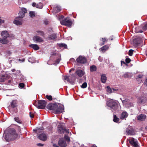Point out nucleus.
I'll list each match as a JSON object with an SVG mask.
<instances>
[{
	"instance_id": "obj_1",
	"label": "nucleus",
	"mask_w": 147,
	"mask_h": 147,
	"mask_svg": "<svg viewBox=\"0 0 147 147\" xmlns=\"http://www.w3.org/2000/svg\"><path fill=\"white\" fill-rule=\"evenodd\" d=\"M6 134L5 139L7 141L16 139L18 138V134L15 130L13 128H9L5 130L4 132Z\"/></svg>"
},
{
	"instance_id": "obj_2",
	"label": "nucleus",
	"mask_w": 147,
	"mask_h": 147,
	"mask_svg": "<svg viewBox=\"0 0 147 147\" xmlns=\"http://www.w3.org/2000/svg\"><path fill=\"white\" fill-rule=\"evenodd\" d=\"M49 109L53 110L56 113H61L64 110L63 106L61 104L50 103L47 106Z\"/></svg>"
},
{
	"instance_id": "obj_3",
	"label": "nucleus",
	"mask_w": 147,
	"mask_h": 147,
	"mask_svg": "<svg viewBox=\"0 0 147 147\" xmlns=\"http://www.w3.org/2000/svg\"><path fill=\"white\" fill-rule=\"evenodd\" d=\"M107 105L113 111L116 110L118 108V105L115 100L111 99L107 102Z\"/></svg>"
},
{
	"instance_id": "obj_4",
	"label": "nucleus",
	"mask_w": 147,
	"mask_h": 147,
	"mask_svg": "<svg viewBox=\"0 0 147 147\" xmlns=\"http://www.w3.org/2000/svg\"><path fill=\"white\" fill-rule=\"evenodd\" d=\"M47 104V102L45 100H39L37 103L35 102L33 104L39 109H44L45 108Z\"/></svg>"
},
{
	"instance_id": "obj_5",
	"label": "nucleus",
	"mask_w": 147,
	"mask_h": 147,
	"mask_svg": "<svg viewBox=\"0 0 147 147\" xmlns=\"http://www.w3.org/2000/svg\"><path fill=\"white\" fill-rule=\"evenodd\" d=\"M61 25L66 26L68 27H71L72 24V23L69 18L66 17L60 21Z\"/></svg>"
},
{
	"instance_id": "obj_6",
	"label": "nucleus",
	"mask_w": 147,
	"mask_h": 147,
	"mask_svg": "<svg viewBox=\"0 0 147 147\" xmlns=\"http://www.w3.org/2000/svg\"><path fill=\"white\" fill-rule=\"evenodd\" d=\"M129 144L133 147H140L137 140L134 138H131L129 140Z\"/></svg>"
},
{
	"instance_id": "obj_7",
	"label": "nucleus",
	"mask_w": 147,
	"mask_h": 147,
	"mask_svg": "<svg viewBox=\"0 0 147 147\" xmlns=\"http://www.w3.org/2000/svg\"><path fill=\"white\" fill-rule=\"evenodd\" d=\"M27 12V10L25 8L22 7L21 9V10L18 13L19 16L16 17L17 19L19 18L22 19L25 16V13Z\"/></svg>"
},
{
	"instance_id": "obj_8",
	"label": "nucleus",
	"mask_w": 147,
	"mask_h": 147,
	"mask_svg": "<svg viewBox=\"0 0 147 147\" xmlns=\"http://www.w3.org/2000/svg\"><path fill=\"white\" fill-rule=\"evenodd\" d=\"M58 130L59 132L60 133H66L69 134V130L65 129L63 125L61 124L60 123L58 125Z\"/></svg>"
},
{
	"instance_id": "obj_9",
	"label": "nucleus",
	"mask_w": 147,
	"mask_h": 147,
	"mask_svg": "<svg viewBox=\"0 0 147 147\" xmlns=\"http://www.w3.org/2000/svg\"><path fill=\"white\" fill-rule=\"evenodd\" d=\"M76 61L79 63L85 64L87 62V60L85 57L80 55L76 59Z\"/></svg>"
},
{
	"instance_id": "obj_10",
	"label": "nucleus",
	"mask_w": 147,
	"mask_h": 147,
	"mask_svg": "<svg viewBox=\"0 0 147 147\" xmlns=\"http://www.w3.org/2000/svg\"><path fill=\"white\" fill-rule=\"evenodd\" d=\"M133 44L134 46L137 47L142 42V39L140 38H138L133 39Z\"/></svg>"
},
{
	"instance_id": "obj_11",
	"label": "nucleus",
	"mask_w": 147,
	"mask_h": 147,
	"mask_svg": "<svg viewBox=\"0 0 147 147\" xmlns=\"http://www.w3.org/2000/svg\"><path fill=\"white\" fill-rule=\"evenodd\" d=\"M126 132L127 135H133L135 134V131L131 127L127 129Z\"/></svg>"
},
{
	"instance_id": "obj_12",
	"label": "nucleus",
	"mask_w": 147,
	"mask_h": 147,
	"mask_svg": "<svg viewBox=\"0 0 147 147\" xmlns=\"http://www.w3.org/2000/svg\"><path fill=\"white\" fill-rule=\"evenodd\" d=\"M1 35L2 36L3 38L5 40H8L7 38L8 37L9 33L7 31H3L1 33Z\"/></svg>"
},
{
	"instance_id": "obj_13",
	"label": "nucleus",
	"mask_w": 147,
	"mask_h": 147,
	"mask_svg": "<svg viewBox=\"0 0 147 147\" xmlns=\"http://www.w3.org/2000/svg\"><path fill=\"white\" fill-rule=\"evenodd\" d=\"M59 145L60 147H65L67 146V144L63 138H61L59 140Z\"/></svg>"
},
{
	"instance_id": "obj_14",
	"label": "nucleus",
	"mask_w": 147,
	"mask_h": 147,
	"mask_svg": "<svg viewBox=\"0 0 147 147\" xmlns=\"http://www.w3.org/2000/svg\"><path fill=\"white\" fill-rule=\"evenodd\" d=\"M38 137L39 139L43 141H45L47 139V136L45 134H41Z\"/></svg>"
},
{
	"instance_id": "obj_15",
	"label": "nucleus",
	"mask_w": 147,
	"mask_h": 147,
	"mask_svg": "<svg viewBox=\"0 0 147 147\" xmlns=\"http://www.w3.org/2000/svg\"><path fill=\"white\" fill-rule=\"evenodd\" d=\"M77 75L80 77H81L83 76L85 74L84 71L81 69H78L76 72Z\"/></svg>"
},
{
	"instance_id": "obj_16",
	"label": "nucleus",
	"mask_w": 147,
	"mask_h": 147,
	"mask_svg": "<svg viewBox=\"0 0 147 147\" xmlns=\"http://www.w3.org/2000/svg\"><path fill=\"white\" fill-rule=\"evenodd\" d=\"M33 39L34 41H36L37 42H40L43 41L42 38L37 36H34Z\"/></svg>"
},
{
	"instance_id": "obj_17",
	"label": "nucleus",
	"mask_w": 147,
	"mask_h": 147,
	"mask_svg": "<svg viewBox=\"0 0 147 147\" xmlns=\"http://www.w3.org/2000/svg\"><path fill=\"white\" fill-rule=\"evenodd\" d=\"M123 104L130 105V106H131L133 105L132 103L130 102V100L128 98H125L124 100H122L121 98H120Z\"/></svg>"
},
{
	"instance_id": "obj_18",
	"label": "nucleus",
	"mask_w": 147,
	"mask_h": 147,
	"mask_svg": "<svg viewBox=\"0 0 147 147\" xmlns=\"http://www.w3.org/2000/svg\"><path fill=\"white\" fill-rule=\"evenodd\" d=\"M22 19H17L16 18V20L13 21V23L17 25H20L22 24Z\"/></svg>"
},
{
	"instance_id": "obj_19",
	"label": "nucleus",
	"mask_w": 147,
	"mask_h": 147,
	"mask_svg": "<svg viewBox=\"0 0 147 147\" xmlns=\"http://www.w3.org/2000/svg\"><path fill=\"white\" fill-rule=\"evenodd\" d=\"M128 114L126 112L123 111L121 114L120 117V118L121 119H126V118L128 117Z\"/></svg>"
},
{
	"instance_id": "obj_20",
	"label": "nucleus",
	"mask_w": 147,
	"mask_h": 147,
	"mask_svg": "<svg viewBox=\"0 0 147 147\" xmlns=\"http://www.w3.org/2000/svg\"><path fill=\"white\" fill-rule=\"evenodd\" d=\"M107 80V77L105 74H103L101 76V81L102 82L105 83Z\"/></svg>"
},
{
	"instance_id": "obj_21",
	"label": "nucleus",
	"mask_w": 147,
	"mask_h": 147,
	"mask_svg": "<svg viewBox=\"0 0 147 147\" xmlns=\"http://www.w3.org/2000/svg\"><path fill=\"white\" fill-rule=\"evenodd\" d=\"M107 92L109 93L113 92L115 91H117L118 90L117 89H114L113 88H111L110 87L108 86L107 87Z\"/></svg>"
},
{
	"instance_id": "obj_22",
	"label": "nucleus",
	"mask_w": 147,
	"mask_h": 147,
	"mask_svg": "<svg viewBox=\"0 0 147 147\" xmlns=\"http://www.w3.org/2000/svg\"><path fill=\"white\" fill-rule=\"evenodd\" d=\"M57 38V35L55 33H53L49 36L48 38L50 40H54L56 39Z\"/></svg>"
},
{
	"instance_id": "obj_23",
	"label": "nucleus",
	"mask_w": 147,
	"mask_h": 147,
	"mask_svg": "<svg viewBox=\"0 0 147 147\" xmlns=\"http://www.w3.org/2000/svg\"><path fill=\"white\" fill-rule=\"evenodd\" d=\"M11 106L13 108L16 107H17V100H14L12 101L11 103Z\"/></svg>"
},
{
	"instance_id": "obj_24",
	"label": "nucleus",
	"mask_w": 147,
	"mask_h": 147,
	"mask_svg": "<svg viewBox=\"0 0 147 147\" xmlns=\"http://www.w3.org/2000/svg\"><path fill=\"white\" fill-rule=\"evenodd\" d=\"M146 118V116L144 114H141L139 115L137 117V119H145Z\"/></svg>"
},
{
	"instance_id": "obj_25",
	"label": "nucleus",
	"mask_w": 147,
	"mask_h": 147,
	"mask_svg": "<svg viewBox=\"0 0 147 147\" xmlns=\"http://www.w3.org/2000/svg\"><path fill=\"white\" fill-rule=\"evenodd\" d=\"M29 47L36 50H37L39 49V46L36 44L30 45H29Z\"/></svg>"
},
{
	"instance_id": "obj_26",
	"label": "nucleus",
	"mask_w": 147,
	"mask_h": 147,
	"mask_svg": "<svg viewBox=\"0 0 147 147\" xmlns=\"http://www.w3.org/2000/svg\"><path fill=\"white\" fill-rule=\"evenodd\" d=\"M131 74L130 73L126 72L123 76V77L124 78H129L132 77Z\"/></svg>"
},
{
	"instance_id": "obj_27",
	"label": "nucleus",
	"mask_w": 147,
	"mask_h": 147,
	"mask_svg": "<svg viewBox=\"0 0 147 147\" xmlns=\"http://www.w3.org/2000/svg\"><path fill=\"white\" fill-rule=\"evenodd\" d=\"M109 48V46L107 45H105L101 48L100 49L102 52H105Z\"/></svg>"
},
{
	"instance_id": "obj_28",
	"label": "nucleus",
	"mask_w": 147,
	"mask_h": 147,
	"mask_svg": "<svg viewBox=\"0 0 147 147\" xmlns=\"http://www.w3.org/2000/svg\"><path fill=\"white\" fill-rule=\"evenodd\" d=\"M54 9L56 13H57L61 11V9L60 6H57L54 8Z\"/></svg>"
},
{
	"instance_id": "obj_29",
	"label": "nucleus",
	"mask_w": 147,
	"mask_h": 147,
	"mask_svg": "<svg viewBox=\"0 0 147 147\" xmlns=\"http://www.w3.org/2000/svg\"><path fill=\"white\" fill-rule=\"evenodd\" d=\"M90 69L91 72H93L96 70L97 68L95 65H92L90 66Z\"/></svg>"
},
{
	"instance_id": "obj_30",
	"label": "nucleus",
	"mask_w": 147,
	"mask_h": 147,
	"mask_svg": "<svg viewBox=\"0 0 147 147\" xmlns=\"http://www.w3.org/2000/svg\"><path fill=\"white\" fill-rule=\"evenodd\" d=\"M6 77L4 75L0 76V82H3L6 80Z\"/></svg>"
},
{
	"instance_id": "obj_31",
	"label": "nucleus",
	"mask_w": 147,
	"mask_h": 147,
	"mask_svg": "<svg viewBox=\"0 0 147 147\" xmlns=\"http://www.w3.org/2000/svg\"><path fill=\"white\" fill-rule=\"evenodd\" d=\"M9 42L8 40H5L4 39L0 38V43L3 44H7Z\"/></svg>"
},
{
	"instance_id": "obj_32",
	"label": "nucleus",
	"mask_w": 147,
	"mask_h": 147,
	"mask_svg": "<svg viewBox=\"0 0 147 147\" xmlns=\"http://www.w3.org/2000/svg\"><path fill=\"white\" fill-rule=\"evenodd\" d=\"M43 7V5L42 3H39L38 4L36 5V7L38 8L42 9Z\"/></svg>"
},
{
	"instance_id": "obj_33",
	"label": "nucleus",
	"mask_w": 147,
	"mask_h": 147,
	"mask_svg": "<svg viewBox=\"0 0 147 147\" xmlns=\"http://www.w3.org/2000/svg\"><path fill=\"white\" fill-rule=\"evenodd\" d=\"M42 129L41 127L40 128H37L36 129H34L33 131H35V132L38 133L41 132V131L42 130Z\"/></svg>"
},
{
	"instance_id": "obj_34",
	"label": "nucleus",
	"mask_w": 147,
	"mask_h": 147,
	"mask_svg": "<svg viewBox=\"0 0 147 147\" xmlns=\"http://www.w3.org/2000/svg\"><path fill=\"white\" fill-rule=\"evenodd\" d=\"M144 25L143 26L142 29L144 31L147 30V22H145L144 24Z\"/></svg>"
},
{
	"instance_id": "obj_35",
	"label": "nucleus",
	"mask_w": 147,
	"mask_h": 147,
	"mask_svg": "<svg viewBox=\"0 0 147 147\" xmlns=\"http://www.w3.org/2000/svg\"><path fill=\"white\" fill-rule=\"evenodd\" d=\"M29 15L31 18H33L35 16V13L34 11H30L29 12Z\"/></svg>"
},
{
	"instance_id": "obj_36",
	"label": "nucleus",
	"mask_w": 147,
	"mask_h": 147,
	"mask_svg": "<svg viewBox=\"0 0 147 147\" xmlns=\"http://www.w3.org/2000/svg\"><path fill=\"white\" fill-rule=\"evenodd\" d=\"M61 60V57H59V58L57 59L55 61V63H54V64L55 65L58 64L59 63Z\"/></svg>"
},
{
	"instance_id": "obj_37",
	"label": "nucleus",
	"mask_w": 147,
	"mask_h": 147,
	"mask_svg": "<svg viewBox=\"0 0 147 147\" xmlns=\"http://www.w3.org/2000/svg\"><path fill=\"white\" fill-rule=\"evenodd\" d=\"M139 28L138 27L136 28H135V32L136 33H142L143 31L142 30H138Z\"/></svg>"
},
{
	"instance_id": "obj_38",
	"label": "nucleus",
	"mask_w": 147,
	"mask_h": 147,
	"mask_svg": "<svg viewBox=\"0 0 147 147\" xmlns=\"http://www.w3.org/2000/svg\"><path fill=\"white\" fill-rule=\"evenodd\" d=\"M87 86V84L86 82H84L81 87L82 88H86Z\"/></svg>"
},
{
	"instance_id": "obj_39",
	"label": "nucleus",
	"mask_w": 147,
	"mask_h": 147,
	"mask_svg": "<svg viewBox=\"0 0 147 147\" xmlns=\"http://www.w3.org/2000/svg\"><path fill=\"white\" fill-rule=\"evenodd\" d=\"M68 134L67 133H66V134L65 135V139L67 141L69 142L70 140V138L68 136H67V135L68 134Z\"/></svg>"
},
{
	"instance_id": "obj_40",
	"label": "nucleus",
	"mask_w": 147,
	"mask_h": 147,
	"mask_svg": "<svg viewBox=\"0 0 147 147\" xmlns=\"http://www.w3.org/2000/svg\"><path fill=\"white\" fill-rule=\"evenodd\" d=\"M59 46L60 47H64V48H66L67 47V45L64 43H61L59 44Z\"/></svg>"
},
{
	"instance_id": "obj_41",
	"label": "nucleus",
	"mask_w": 147,
	"mask_h": 147,
	"mask_svg": "<svg viewBox=\"0 0 147 147\" xmlns=\"http://www.w3.org/2000/svg\"><path fill=\"white\" fill-rule=\"evenodd\" d=\"M46 97L50 101L51 100L53 99L52 96L51 95H47Z\"/></svg>"
},
{
	"instance_id": "obj_42",
	"label": "nucleus",
	"mask_w": 147,
	"mask_h": 147,
	"mask_svg": "<svg viewBox=\"0 0 147 147\" xmlns=\"http://www.w3.org/2000/svg\"><path fill=\"white\" fill-rule=\"evenodd\" d=\"M126 63H129L131 61V59L129 58H126L125 59Z\"/></svg>"
},
{
	"instance_id": "obj_43",
	"label": "nucleus",
	"mask_w": 147,
	"mask_h": 147,
	"mask_svg": "<svg viewBox=\"0 0 147 147\" xmlns=\"http://www.w3.org/2000/svg\"><path fill=\"white\" fill-rule=\"evenodd\" d=\"M134 51L132 49L129 50L128 52V55L130 56H132L133 55Z\"/></svg>"
},
{
	"instance_id": "obj_44",
	"label": "nucleus",
	"mask_w": 147,
	"mask_h": 147,
	"mask_svg": "<svg viewBox=\"0 0 147 147\" xmlns=\"http://www.w3.org/2000/svg\"><path fill=\"white\" fill-rule=\"evenodd\" d=\"M8 37L11 39H13L14 38V36L13 34H9Z\"/></svg>"
},
{
	"instance_id": "obj_45",
	"label": "nucleus",
	"mask_w": 147,
	"mask_h": 147,
	"mask_svg": "<svg viewBox=\"0 0 147 147\" xmlns=\"http://www.w3.org/2000/svg\"><path fill=\"white\" fill-rule=\"evenodd\" d=\"M37 32H39L40 33V34H39L40 35L42 36H44V33L43 31H37Z\"/></svg>"
},
{
	"instance_id": "obj_46",
	"label": "nucleus",
	"mask_w": 147,
	"mask_h": 147,
	"mask_svg": "<svg viewBox=\"0 0 147 147\" xmlns=\"http://www.w3.org/2000/svg\"><path fill=\"white\" fill-rule=\"evenodd\" d=\"M64 79L65 80H67V81H68V82L69 81V77L67 76H64Z\"/></svg>"
},
{
	"instance_id": "obj_47",
	"label": "nucleus",
	"mask_w": 147,
	"mask_h": 147,
	"mask_svg": "<svg viewBox=\"0 0 147 147\" xmlns=\"http://www.w3.org/2000/svg\"><path fill=\"white\" fill-rule=\"evenodd\" d=\"M19 86L21 88H23L24 86V84L23 83H20L19 84Z\"/></svg>"
},
{
	"instance_id": "obj_48",
	"label": "nucleus",
	"mask_w": 147,
	"mask_h": 147,
	"mask_svg": "<svg viewBox=\"0 0 147 147\" xmlns=\"http://www.w3.org/2000/svg\"><path fill=\"white\" fill-rule=\"evenodd\" d=\"M108 40V39L107 38H101V40L103 42H104L105 41H107Z\"/></svg>"
},
{
	"instance_id": "obj_49",
	"label": "nucleus",
	"mask_w": 147,
	"mask_h": 147,
	"mask_svg": "<svg viewBox=\"0 0 147 147\" xmlns=\"http://www.w3.org/2000/svg\"><path fill=\"white\" fill-rule=\"evenodd\" d=\"M29 115H30V117L31 118H34V115L33 113H31V112H30Z\"/></svg>"
},
{
	"instance_id": "obj_50",
	"label": "nucleus",
	"mask_w": 147,
	"mask_h": 147,
	"mask_svg": "<svg viewBox=\"0 0 147 147\" xmlns=\"http://www.w3.org/2000/svg\"><path fill=\"white\" fill-rule=\"evenodd\" d=\"M113 119H119L117 117L116 115H114Z\"/></svg>"
},
{
	"instance_id": "obj_51",
	"label": "nucleus",
	"mask_w": 147,
	"mask_h": 147,
	"mask_svg": "<svg viewBox=\"0 0 147 147\" xmlns=\"http://www.w3.org/2000/svg\"><path fill=\"white\" fill-rule=\"evenodd\" d=\"M4 22V20H2L1 18V17H0V25H1Z\"/></svg>"
},
{
	"instance_id": "obj_52",
	"label": "nucleus",
	"mask_w": 147,
	"mask_h": 147,
	"mask_svg": "<svg viewBox=\"0 0 147 147\" xmlns=\"http://www.w3.org/2000/svg\"><path fill=\"white\" fill-rule=\"evenodd\" d=\"M37 4H36L35 3L33 2L32 3V5L33 7H36Z\"/></svg>"
},
{
	"instance_id": "obj_53",
	"label": "nucleus",
	"mask_w": 147,
	"mask_h": 147,
	"mask_svg": "<svg viewBox=\"0 0 147 147\" xmlns=\"http://www.w3.org/2000/svg\"><path fill=\"white\" fill-rule=\"evenodd\" d=\"M122 63H123L125 65H126V63L124 61H121V65H122Z\"/></svg>"
},
{
	"instance_id": "obj_54",
	"label": "nucleus",
	"mask_w": 147,
	"mask_h": 147,
	"mask_svg": "<svg viewBox=\"0 0 147 147\" xmlns=\"http://www.w3.org/2000/svg\"><path fill=\"white\" fill-rule=\"evenodd\" d=\"M44 23L46 25H47L48 24V21L47 20H46L44 21Z\"/></svg>"
},
{
	"instance_id": "obj_55",
	"label": "nucleus",
	"mask_w": 147,
	"mask_h": 147,
	"mask_svg": "<svg viewBox=\"0 0 147 147\" xmlns=\"http://www.w3.org/2000/svg\"><path fill=\"white\" fill-rule=\"evenodd\" d=\"M137 78H141L142 77V76L141 75L139 74L137 76Z\"/></svg>"
},
{
	"instance_id": "obj_56",
	"label": "nucleus",
	"mask_w": 147,
	"mask_h": 147,
	"mask_svg": "<svg viewBox=\"0 0 147 147\" xmlns=\"http://www.w3.org/2000/svg\"><path fill=\"white\" fill-rule=\"evenodd\" d=\"M53 146L54 147H60L59 146L57 145L56 144H53Z\"/></svg>"
},
{
	"instance_id": "obj_57",
	"label": "nucleus",
	"mask_w": 147,
	"mask_h": 147,
	"mask_svg": "<svg viewBox=\"0 0 147 147\" xmlns=\"http://www.w3.org/2000/svg\"><path fill=\"white\" fill-rule=\"evenodd\" d=\"M18 60L19 61H21L22 62H24L25 61V59H18Z\"/></svg>"
},
{
	"instance_id": "obj_58",
	"label": "nucleus",
	"mask_w": 147,
	"mask_h": 147,
	"mask_svg": "<svg viewBox=\"0 0 147 147\" xmlns=\"http://www.w3.org/2000/svg\"><path fill=\"white\" fill-rule=\"evenodd\" d=\"M119 120H113V121L116 123H118L119 122Z\"/></svg>"
},
{
	"instance_id": "obj_59",
	"label": "nucleus",
	"mask_w": 147,
	"mask_h": 147,
	"mask_svg": "<svg viewBox=\"0 0 147 147\" xmlns=\"http://www.w3.org/2000/svg\"><path fill=\"white\" fill-rule=\"evenodd\" d=\"M37 145L39 146H42L43 145L42 144L39 143L37 144Z\"/></svg>"
},
{
	"instance_id": "obj_60",
	"label": "nucleus",
	"mask_w": 147,
	"mask_h": 147,
	"mask_svg": "<svg viewBox=\"0 0 147 147\" xmlns=\"http://www.w3.org/2000/svg\"><path fill=\"white\" fill-rule=\"evenodd\" d=\"M32 59L31 57H30L28 59V61L29 62H31V60Z\"/></svg>"
},
{
	"instance_id": "obj_61",
	"label": "nucleus",
	"mask_w": 147,
	"mask_h": 147,
	"mask_svg": "<svg viewBox=\"0 0 147 147\" xmlns=\"http://www.w3.org/2000/svg\"><path fill=\"white\" fill-rule=\"evenodd\" d=\"M104 44H105V42H102V43H101L100 44V45L101 46H102V45H104Z\"/></svg>"
},
{
	"instance_id": "obj_62",
	"label": "nucleus",
	"mask_w": 147,
	"mask_h": 147,
	"mask_svg": "<svg viewBox=\"0 0 147 147\" xmlns=\"http://www.w3.org/2000/svg\"><path fill=\"white\" fill-rule=\"evenodd\" d=\"M91 147H97L96 146L94 145H93Z\"/></svg>"
},
{
	"instance_id": "obj_63",
	"label": "nucleus",
	"mask_w": 147,
	"mask_h": 147,
	"mask_svg": "<svg viewBox=\"0 0 147 147\" xmlns=\"http://www.w3.org/2000/svg\"><path fill=\"white\" fill-rule=\"evenodd\" d=\"M19 118H16V117H15L14 118V119L15 120H16V119H18Z\"/></svg>"
},
{
	"instance_id": "obj_64",
	"label": "nucleus",
	"mask_w": 147,
	"mask_h": 147,
	"mask_svg": "<svg viewBox=\"0 0 147 147\" xmlns=\"http://www.w3.org/2000/svg\"><path fill=\"white\" fill-rule=\"evenodd\" d=\"M146 81L147 83V78L146 79Z\"/></svg>"
}]
</instances>
